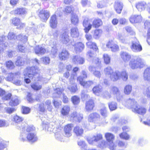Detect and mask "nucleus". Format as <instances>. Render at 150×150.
<instances>
[{
  "label": "nucleus",
  "instance_id": "603ef678",
  "mask_svg": "<svg viewBox=\"0 0 150 150\" xmlns=\"http://www.w3.org/2000/svg\"><path fill=\"white\" fill-rule=\"evenodd\" d=\"M120 137L122 139H125L126 140H128L130 138L129 135L126 132H123L122 133H120L119 134Z\"/></svg>",
  "mask_w": 150,
  "mask_h": 150
},
{
  "label": "nucleus",
  "instance_id": "864d4df0",
  "mask_svg": "<svg viewBox=\"0 0 150 150\" xmlns=\"http://www.w3.org/2000/svg\"><path fill=\"white\" fill-rule=\"evenodd\" d=\"M67 88L72 93H74L77 90L76 85H69L68 86Z\"/></svg>",
  "mask_w": 150,
  "mask_h": 150
},
{
  "label": "nucleus",
  "instance_id": "f704fd0d",
  "mask_svg": "<svg viewBox=\"0 0 150 150\" xmlns=\"http://www.w3.org/2000/svg\"><path fill=\"white\" fill-rule=\"evenodd\" d=\"M105 137L108 143L113 141L115 137L114 134L109 132L105 133Z\"/></svg>",
  "mask_w": 150,
  "mask_h": 150
},
{
  "label": "nucleus",
  "instance_id": "4468645a",
  "mask_svg": "<svg viewBox=\"0 0 150 150\" xmlns=\"http://www.w3.org/2000/svg\"><path fill=\"white\" fill-rule=\"evenodd\" d=\"M120 55L123 61L126 63L128 62L131 58V55L126 52L121 51Z\"/></svg>",
  "mask_w": 150,
  "mask_h": 150
},
{
  "label": "nucleus",
  "instance_id": "bb28decb",
  "mask_svg": "<svg viewBox=\"0 0 150 150\" xmlns=\"http://www.w3.org/2000/svg\"><path fill=\"white\" fill-rule=\"evenodd\" d=\"M20 102V101L18 97L17 96H15L12 98L9 104L11 106H15L19 104Z\"/></svg>",
  "mask_w": 150,
  "mask_h": 150
},
{
  "label": "nucleus",
  "instance_id": "13d9d810",
  "mask_svg": "<svg viewBox=\"0 0 150 150\" xmlns=\"http://www.w3.org/2000/svg\"><path fill=\"white\" fill-rule=\"evenodd\" d=\"M102 33V30H96L94 31L93 37L95 39L98 38Z\"/></svg>",
  "mask_w": 150,
  "mask_h": 150
},
{
  "label": "nucleus",
  "instance_id": "6e6552de",
  "mask_svg": "<svg viewBox=\"0 0 150 150\" xmlns=\"http://www.w3.org/2000/svg\"><path fill=\"white\" fill-rule=\"evenodd\" d=\"M83 19V25L84 28V30L86 33H88L91 29L92 25L88 23L89 18L86 16H83L82 17Z\"/></svg>",
  "mask_w": 150,
  "mask_h": 150
},
{
  "label": "nucleus",
  "instance_id": "49530a36",
  "mask_svg": "<svg viewBox=\"0 0 150 150\" xmlns=\"http://www.w3.org/2000/svg\"><path fill=\"white\" fill-rule=\"evenodd\" d=\"M114 73L112 69L110 67H106L104 69V73L106 75H110V76Z\"/></svg>",
  "mask_w": 150,
  "mask_h": 150
},
{
  "label": "nucleus",
  "instance_id": "4c0bfd02",
  "mask_svg": "<svg viewBox=\"0 0 150 150\" xmlns=\"http://www.w3.org/2000/svg\"><path fill=\"white\" fill-rule=\"evenodd\" d=\"M92 90L93 93L98 96L100 93L102 91V87L98 85L94 87Z\"/></svg>",
  "mask_w": 150,
  "mask_h": 150
},
{
  "label": "nucleus",
  "instance_id": "052dcab7",
  "mask_svg": "<svg viewBox=\"0 0 150 150\" xmlns=\"http://www.w3.org/2000/svg\"><path fill=\"white\" fill-rule=\"evenodd\" d=\"M22 110L23 114H27L30 112V109L28 107L23 106L22 107Z\"/></svg>",
  "mask_w": 150,
  "mask_h": 150
},
{
  "label": "nucleus",
  "instance_id": "4d7b16f0",
  "mask_svg": "<svg viewBox=\"0 0 150 150\" xmlns=\"http://www.w3.org/2000/svg\"><path fill=\"white\" fill-rule=\"evenodd\" d=\"M105 63L106 64H108L110 63V58L107 54H104L103 55Z\"/></svg>",
  "mask_w": 150,
  "mask_h": 150
},
{
  "label": "nucleus",
  "instance_id": "09e8293b",
  "mask_svg": "<svg viewBox=\"0 0 150 150\" xmlns=\"http://www.w3.org/2000/svg\"><path fill=\"white\" fill-rule=\"evenodd\" d=\"M63 90L62 89L57 88L54 90L53 96L56 97H59L62 93Z\"/></svg>",
  "mask_w": 150,
  "mask_h": 150
},
{
  "label": "nucleus",
  "instance_id": "8fccbe9b",
  "mask_svg": "<svg viewBox=\"0 0 150 150\" xmlns=\"http://www.w3.org/2000/svg\"><path fill=\"white\" fill-rule=\"evenodd\" d=\"M24 63V61L23 59L20 57H18L17 60L15 64L16 66H21Z\"/></svg>",
  "mask_w": 150,
  "mask_h": 150
},
{
  "label": "nucleus",
  "instance_id": "7ed1b4c3",
  "mask_svg": "<svg viewBox=\"0 0 150 150\" xmlns=\"http://www.w3.org/2000/svg\"><path fill=\"white\" fill-rule=\"evenodd\" d=\"M110 77L111 80L113 81H116L120 78L123 81H126L128 79V75L125 71H123L120 72L117 71L114 72Z\"/></svg>",
  "mask_w": 150,
  "mask_h": 150
},
{
  "label": "nucleus",
  "instance_id": "f03ea898",
  "mask_svg": "<svg viewBox=\"0 0 150 150\" xmlns=\"http://www.w3.org/2000/svg\"><path fill=\"white\" fill-rule=\"evenodd\" d=\"M144 60L139 57L132 59L129 62V67L133 69L143 68L144 66Z\"/></svg>",
  "mask_w": 150,
  "mask_h": 150
},
{
  "label": "nucleus",
  "instance_id": "4be33fe9",
  "mask_svg": "<svg viewBox=\"0 0 150 150\" xmlns=\"http://www.w3.org/2000/svg\"><path fill=\"white\" fill-rule=\"evenodd\" d=\"M84 45L82 42L76 43L75 45V51L76 53H79L83 50L84 48Z\"/></svg>",
  "mask_w": 150,
  "mask_h": 150
},
{
  "label": "nucleus",
  "instance_id": "37998d69",
  "mask_svg": "<svg viewBox=\"0 0 150 150\" xmlns=\"http://www.w3.org/2000/svg\"><path fill=\"white\" fill-rule=\"evenodd\" d=\"M5 64L6 67L8 69H12L15 67L14 63L11 60L6 62Z\"/></svg>",
  "mask_w": 150,
  "mask_h": 150
},
{
  "label": "nucleus",
  "instance_id": "774afa93",
  "mask_svg": "<svg viewBox=\"0 0 150 150\" xmlns=\"http://www.w3.org/2000/svg\"><path fill=\"white\" fill-rule=\"evenodd\" d=\"M41 60L45 64H48L50 62V59L48 57H45L41 58Z\"/></svg>",
  "mask_w": 150,
  "mask_h": 150
},
{
  "label": "nucleus",
  "instance_id": "39448f33",
  "mask_svg": "<svg viewBox=\"0 0 150 150\" xmlns=\"http://www.w3.org/2000/svg\"><path fill=\"white\" fill-rule=\"evenodd\" d=\"M110 89V93H111L115 96L118 102H120L122 100L123 96L118 88L115 86H113L111 87Z\"/></svg>",
  "mask_w": 150,
  "mask_h": 150
},
{
  "label": "nucleus",
  "instance_id": "6e6d98bb",
  "mask_svg": "<svg viewBox=\"0 0 150 150\" xmlns=\"http://www.w3.org/2000/svg\"><path fill=\"white\" fill-rule=\"evenodd\" d=\"M108 146L110 150H116L117 145L113 143V141L108 142Z\"/></svg>",
  "mask_w": 150,
  "mask_h": 150
},
{
  "label": "nucleus",
  "instance_id": "a211bd4d",
  "mask_svg": "<svg viewBox=\"0 0 150 150\" xmlns=\"http://www.w3.org/2000/svg\"><path fill=\"white\" fill-rule=\"evenodd\" d=\"M73 125L69 124L65 126L64 128L65 136L69 137L71 135V130Z\"/></svg>",
  "mask_w": 150,
  "mask_h": 150
},
{
  "label": "nucleus",
  "instance_id": "a19ab883",
  "mask_svg": "<svg viewBox=\"0 0 150 150\" xmlns=\"http://www.w3.org/2000/svg\"><path fill=\"white\" fill-rule=\"evenodd\" d=\"M108 142L105 140H103L98 143L97 146L101 149L105 148L108 146Z\"/></svg>",
  "mask_w": 150,
  "mask_h": 150
},
{
  "label": "nucleus",
  "instance_id": "20e7f679",
  "mask_svg": "<svg viewBox=\"0 0 150 150\" xmlns=\"http://www.w3.org/2000/svg\"><path fill=\"white\" fill-rule=\"evenodd\" d=\"M20 79V73L19 72L10 74L7 78L8 81H12L13 83L18 86H21L22 84Z\"/></svg>",
  "mask_w": 150,
  "mask_h": 150
},
{
  "label": "nucleus",
  "instance_id": "ddd939ff",
  "mask_svg": "<svg viewBox=\"0 0 150 150\" xmlns=\"http://www.w3.org/2000/svg\"><path fill=\"white\" fill-rule=\"evenodd\" d=\"M60 40L64 44H67L69 42V39L67 29L65 30V31L61 35Z\"/></svg>",
  "mask_w": 150,
  "mask_h": 150
},
{
  "label": "nucleus",
  "instance_id": "ea45409f",
  "mask_svg": "<svg viewBox=\"0 0 150 150\" xmlns=\"http://www.w3.org/2000/svg\"><path fill=\"white\" fill-rule=\"evenodd\" d=\"M70 110V107L69 106L67 105L65 106L62 109L61 113L64 116L68 114Z\"/></svg>",
  "mask_w": 150,
  "mask_h": 150
},
{
  "label": "nucleus",
  "instance_id": "7c9ffc66",
  "mask_svg": "<svg viewBox=\"0 0 150 150\" xmlns=\"http://www.w3.org/2000/svg\"><path fill=\"white\" fill-rule=\"evenodd\" d=\"M79 34L78 30L76 27H73L71 29L70 34L72 37H77L79 36Z\"/></svg>",
  "mask_w": 150,
  "mask_h": 150
},
{
  "label": "nucleus",
  "instance_id": "9d476101",
  "mask_svg": "<svg viewBox=\"0 0 150 150\" xmlns=\"http://www.w3.org/2000/svg\"><path fill=\"white\" fill-rule=\"evenodd\" d=\"M23 120V118L17 115H16L13 117L12 120L15 123L16 128L18 129H21V127H22L21 123Z\"/></svg>",
  "mask_w": 150,
  "mask_h": 150
},
{
  "label": "nucleus",
  "instance_id": "5701e85b",
  "mask_svg": "<svg viewBox=\"0 0 150 150\" xmlns=\"http://www.w3.org/2000/svg\"><path fill=\"white\" fill-rule=\"evenodd\" d=\"M94 107V103L93 100H89L86 102L85 108L87 111L91 112L93 110Z\"/></svg>",
  "mask_w": 150,
  "mask_h": 150
},
{
  "label": "nucleus",
  "instance_id": "dca6fc26",
  "mask_svg": "<svg viewBox=\"0 0 150 150\" xmlns=\"http://www.w3.org/2000/svg\"><path fill=\"white\" fill-rule=\"evenodd\" d=\"M26 138L29 142L32 143L36 142L38 139L36 134L33 132L28 133L27 135Z\"/></svg>",
  "mask_w": 150,
  "mask_h": 150
},
{
  "label": "nucleus",
  "instance_id": "3c124183",
  "mask_svg": "<svg viewBox=\"0 0 150 150\" xmlns=\"http://www.w3.org/2000/svg\"><path fill=\"white\" fill-rule=\"evenodd\" d=\"M17 38L24 43L26 42L28 40V37L23 35H20L17 36Z\"/></svg>",
  "mask_w": 150,
  "mask_h": 150
},
{
  "label": "nucleus",
  "instance_id": "1a4fd4ad",
  "mask_svg": "<svg viewBox=\"0 0 150 150\" xmlns=\"http://www.w3.org/2000/svg\"><path fill=\"white\" fill-rule=\"evenodd\" d=\"M125 105L129 108L132 109L133 112L134 111L135 109L137 108L138 105L134 99L130 98L126 100Z\"/></svg>",
  "mask_w": 150,
  "mask_h": 150
},
{
  "label": "nucleus",
  "instance_id": "c85d7f7f",
  "mask_svg": "<svg viewBox=\"0 0 150 150\" xmlns=\"http://www.w3.org/2000/svg\"><path fill=\"white\" fill-rule=\"evenodd\" d=\"M74 132L77 136H81L83 133V130L81 127L76 126L74 129Z\"/></svg>",
  "mask_w": 150,
  "mask_h": 150
},
{
  "label": "nucleus",
  "instance_id": "6ab92c4d",
  "mask_svg": "<svg viewBox=\"0 0 150 150\" xmlns=\"http://www.w3.org/2000/svg\"><path fill=\"white\" fill-rule=\"evenodd\" d=\"M142 19L140 15H132L130 18L129 21L132 23H138L141 21Z\"/></svg>",
  "mask_w": 150,
  "mask_h": 150
},
{
  "label": "nucleus",
  "instance_id": "423d86ee",
  "mask_svg": "<svg viewBox=\"0 0 150 150\" xmlns=\"http://www.w3.org/2000/svg\"><path fill=\"white\" fill-rule=\"evenodd\" d=\"M132 43L131 48L133 52H138L142 50V46L137 38H134L133 40L132 41Z\"/></svg>",
  "mask_w": 150,
  "mask_h": 150
},
{
  "label": "nucleus",
  "instance_id": "c03bdc74",
  "mask_svg": "<svg viewBox=\"0 0 150 150\" xmlns=\"http://www.w3.org/2000/svg\"><path fill=\"white\" fill-rule=\"evenodd\" d=\"M111 93L110 91L109 92L108 91H105L103 92L102 96L103 98L108 100L111 98Z\"/></svg>",
  "mask_w": 150,
  "mask_h": 150
},
{
  "label": "nucleus",
  "instance_id": "69168bd1",
  "mask_svg": "<svg viewBox=\"0 0 150 150\" xmlns=\"http://www.w3.org/2000/svg\"><path fill=\"white\" fill-rule=\"evenodd\" d=\"M59 34V32L58 30H53L52 32V35L53 38L54 39H56L57 38L58 35Z\"/></svg>",
  "mask_w": 150,
  "mask_h": 150
},
{
  "label": "nucleus",
  "instance_id": "a18cd8bd",
  "mask_svg": "<svg viewBox=\"0 0 150 150\" xmlns=\"http://www.w3.org/2000/svg\"><path fill=\"white\" fill-rule=\"evenodd\" d=\"M132 90V86L130 85H127L125 87L124 92L125 94L129 95L131 93Z\"/></svg>",
  "mask_w": 150,
  "mask_h": 150
},
{
  "label": "nucleus",
  "instance_id": "680f3d73",
  "mask_svg": "<svg viewBox=\"0 0 150 150\" xmlns=\"http://www.w3.org/2000/svg\"><path fill=\"white\" fill-rule=\"evenodd\" d=\"M78 144L80 146H81V149H85L86 148V144L85 142L82 140H80L78 142Z\"/></svg>",
  "mask_w": 150,
  "mask_h": 150
},
{
  "label": "nucleus",
  "instance_id": "b1692460",
  "mask_svg": "<svg viewBox=\"0 0 150 150\" xmlns=\"http://www.w3.org/2000/svg\"><path fill=\"white\" fill-rule=\"evenodd\" d=\"M69 53L67 50H63L59 53V57L61 60H64L69 57Z\"/></svg>",
  "mask_w": 150,
  "mask_h": 150
},
{
  "label": "nucleus",
  "instance_id": "0eeeda50",
  "mask_svg": "<svg viewBox=\"0 0 150 150\" xmlns=\"http://www.w3.org/2000/svg\"><path fill=\"white\" fill-rule=\"evenodd\" d=\"M39 16L43 22L46 21L50 16V12L47 10L42 9L38 10Z\"/></svg>",
  "mask_w": 150,
  "mask_h": 150
},
{
  "label": "nucleus",
  "instance_id": "2eb2a0df",
  "mask_svg": "<svg viewBox=\"0 0 150 150\" xmlns=\"http://www.w3.org/2000/svg\"><path fill=\"white\" fill-rule=\"evenodd\" d=\"M106 46L108 48H110L112 51L116 52L119 50V47L117 45L114 44L112 41H109L106 45Z\"/></svg>",
  "mask_w": 150,
  "mask_h": 150
},
{
  "label": "nucleus",
  "instance_id": "de8ad7c7",
  "mask_svg": "<svg viewBox=\"0 0 150 150\" xmlns=\"http://www.w3.org/2000/svg\"><path fill=\"white\" fill-rule=\"evenodd\" d=\"M102 24V22L100 19L94 20L93 22V25L95 28L98 27Z\"/></svg>",
  "mask_w": 150,
  "mask_h": 150
},
{
  "label": "nucleus",
  "instance_id": "c9c22d12",
  "mask_svg": "<svg viewBox=\"0 0 150 150\" xmlns=\"http://www.w3.org/2000/svg\"><path fill=\"white\" fill-rule=\"evenodd\" d=\"M144 76L145 80L150 81V67L147 68L145 70Z\"/></svg>",
  "mask_w": 150,
  "mask_h": 150
},
{
  "label": "nucleus",
  "instance_id": "2f4dec72",
  "mask_svg": "<svg viewBox=\"0 0 150 150\" xmlns=\"http://www.w3.org/2000/svg\"><path fill=\"white\" fill-rule=\"evenodd\" d=\"M57 23L56 16L54 15L52 16L51 17L50 21L51 27L52 28H55L57 26Z\"/></svg>",
  "mask_w": 150,
  "mask_h": 150
},
{
  "label": "nucleus",
  "instance_id": "f3484780",
  "mask_svg": "<svg viewBox=\"0 0 150 150\" xmlns=\"http://www.w3.org/2000/svg\"><path fill=\"white\" fill-rule=\"evenodd\" d=\"M100 118V115L99 114L94 112L88 116V120L90 122H96Z\"/></svg>",
  "mask_w": 150,
  "mask_h": 150
},
{
  "label": "nucleus",
  "instance_id": "72a5a7b5",
  "mask_svg": "<svg viewBox=\"0 0 150 150\" xmlns=\"http://www.w3.org/2000/svg\"><path fill=\"white\" fill-rule=\"evenodd\" d=\"M86 45L88 47L93 49L96 52H98V49L96 43L89 41L86 43Z\"/></svg>",
  "mask_w": 150,
  "mask_h": 150
},
{
  "label": "nucleus",
  "instance_id": "aec40b11",
  "mask_svg": "<svg viewBox=\"0 0 150 150\" xmlns=\"http://www.w3.org/2000/svg\"><path fill=\"white\" fill-rule=\"evenodd\" d=\"M115 9L117 13H120L123 8V4L118 0H116L114 4Z\"/></svg>",
  "mask_w": 150,
  "mask_h": 150
},
{
  "label": "nucleus",
  "instance_id": "0e129e2a",
  "mask_svg": "<svg viewBox=\"0 0 150 150\" xmlns=\"http://www.w3.org/2000/svg\"><path fill=\"white\" fill-rule=\"evenodd\" d=\"M20 20L18 18H15L12 20V23L15 26H19L20 24Z\"/></svg>",
  "mask_w": 150,
  "mask_h": 150
},
{
  "label": "nucleus",
  "instance_id": "a878e982",
  "mask_svg": "<svg viewBox=\"0 0 150 150\" xmlns=\"http://www.w3.org/2000/svg\"><path fill=\"white\" fill-rule=\"evenodd\" d=\"M146 4L144 1L139 2L136 4V7L139 11L144 10L146 7Z\"/></svg>",
  "mask_w": 150,
  "mask_h": 150
},
{
  "label": "nucleus",
  "instance_id": "e433bc0d",
  "mask_svg": "<svg viewBox=\"0 0 150 150\" xmlns=\"http://www.w3.org/2000/svg\"><path fill=\"white\" fill-rule=\"evenodd\" d=\"M22 132H21L20 135L19 139L23 142H24L27 140L26 138V134L25 132V128L24 127H22Z\"/></svg>",
  "mask_w": 150,
  "mask_h": 150
},
{
  "label": "nucleus",
  "instance_id": "9b49d317",
  "mask_svg": "<svg viewBox=\"0 0 150 150\" xmlns=\"http://www.w3.org/2000/svg\"><path fill=\"white\" fill-rule=\"evenodd\" d=\"M77 80L84 88H89L93 84V82L92 81H88L86 82L83 81L81 76H79L78 77Z\"/></svg>",
  "mask_w": 150,
  "mask_h": 150
},
{
  "label": "nucleus",
  "instance_id": "f8f14e48",
  "mask_svg": "<svg viewBox=\"0 0 150 150\" xmlns=\"http://www.w3.org/2000/svg\"><path fill=\"white\" fill-rule=\"evenodd\" d=\"M72 62L76 64H82L85 62V59L82 57L78 55H75L72 58Z\"/></svg>",
  "mask_w": 150,
  "mask_h": 150
},
{
  "label": "nucleus",
  "instance_id": "393cba45",
  "mask_svg": "<svg viewBox=\"0 0 150 150\" xmlns=\"http://www.w3.org/2000/svg\"><path fill=\"white\" fill-rule=\"evenodd\" d=\"M12 13L14 14L22 15L27 13V9L24 8H18L11 12Z\"/></svg>",
  "mask_w": 150,
  "mask_h": 150
},
{
  "label": "nucleus",
  "instance_id": "79ce46f5",
  "mask_svg": "<svg viewBox=\"0 0 150 150\" xmlns=\"http://www.w3.org/2000/svg\"><path fill=\"white\" fill-rule=\"evenodd\" d=\"M71 101L74 105L79 104L80 102V98L77 96H74L71 98Z\"/></svg>",
  "mask_w": 150,
  "mask_h": 150
},
{
  "label": "nucleus",
  "instance_id": "e2e57ef3",
  "mask_svg": "<svg viewBox=\"0 0 150 150\" xmlns=\"http://www.w3.org/2000/svg\"><path fill=\"white\" fill-rule=\"evenodd\" d=\"M93 138L94 142H98L102 139L103 136L100 134H98L96 136H94Z\"/></svg>",
  "mask_w": 150,
  "mask_h": 150
},
{
  "label": "nucleus",
  "instance_id": "473e14b6",
  "mask_svg": "<svg viewBox=\"0 0 150 150\" xmlns=\"http://www.w3.org/2000/svg\"><path fill=\"white\" fill-rule=\"evenodd\" d=\"M134 112L142 115H144L146 113V109L144 107H140L138 105L137 108L135 109Z\"/></svg>",
  "mask_w": 150,
  "mask_h": 150
},
{
  "label": "nucleus",
  "instance_id": "5fc2aeb1",
  "mask_svg": "<svg viewBox=\"0 0 150 150\" xmlns=\"http://www.w3.org/2000/svg\"><path fill=\"white\" fill-rule=\"evenodd\" d=\"M90 98V96L87 94L84 91H82L81 93V98L84 101Z\"/></svg>",
  "mask_w": 150,
  "mask_h": 150
},
{
  "label": "nucleus",
  "instance_id": "bf43d9fd",
  "mask_svg": "<svg viewBox=\"0 0 150 150\" xmlns=\"http://www.w3.org/2000/svg\"><path fill=\"white\" fill-rule=\"evenodd\" d=\"M100 113L101 115L104 117H107V111L106 108L105 106L100 109Z\"/></svg>",
  "mask_w": 150,
  "mask_h": 150
},
{
  "label": "nucleus",
  "instance_id": "cd10ccee",
  "mask_svg": "<svg viewBox=\"0 0 150 150\" xmlns=\"http://www.w3.org/2000/svg\"><path fill=\"white\" fill-rule=\"evenodd\" d=\"M34 50L36 54H44L46 52V50L44 48L39 45L35 46L34 48Z\"/></svg>",
  "mask_w": 150,
  "mask_h": 150
},
{
  "label": "nucleus",
  "instance_id": "c756f323",
  "mask_svg": "<svg viewBox=\"0 0 150 150\" xmlns=\"http://www.w3.org/2000/svg\"><path fill=\"white\" fill-rule=\"evenodd\" d=\"M71 23L74 25H77L79 22V18L78 16L74 13L71 15Z\"/></svg>",
  "mask_w": 150,
  "mask_h": 150
},
{
  "label": "nucleus",
  "instance_id": "412c9836",
  "mask_svg": "<svg viewBox=\"0 0 150 150\" xmlns=\"http://www.w3.org/2000/svg\"><path fill=\"white\" fill-rule=\"evenodd\" d=\"M71 117L75 120H77L79 122H81L83 118V115L81 113H77L76 112H74L71 115Z\"/></svg>",
  "mask_w": 150,
  "mask_h": 150
},
{
  "label": "nucleus",
  "instance_id": "f257e3e1",
  "mask_svg": "<svg viewBox=\"0 0 150 150\" xmlns=\"http://www.w3.org/2000/svg\"><path fill=\"white\" fill-rule=\"evenodd\" d=\"M39 72L38 68L37 67L32 66L31 67H28L25 70L24 73V75L25 76H28V77L30 79L33 78V77L36 76L37 77L36 80L38 81H42L43 78L38 74Z\"/></svg>",
  "mask_w": 150,
  "mask_h": 150
},
{
  "label": "nucleus",
  "instance_id": "338daca9",
  "mask_svg": "<svg viewBox=\"0 0 150 150\" xmlns=\"http://www.w3.org/2000/svg\"><path fill=\"white\" fill-rule=\"evenodd\" d=\"M55 137L57 140L60 141H62L61 133L60 132H56L55 133Z\"/></svg>",
  "mask_w": 150,
  "mask_h": 150
},
{
  "label": "nucleus",
  "instance_id": "58836bf2",
  "mask_svg": "<svg viewBox=\"0 0 150 150\" xmlns=\"http://www.w3.org/2000/svg\"><path fill=\"white\" fill-rule=\"evenodd\" d=\"M109 108L110 111L115 110L117 108V104L114 101L109 102L108 103Z\"/></svg>",
  "mask_w": 150,
  "mask_h": 150
}]
</instances>
